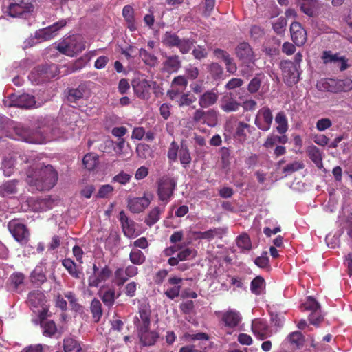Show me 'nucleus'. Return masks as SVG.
<instances>
[{
	"label": "nucleus",
	"mask_w": 352,
	"mask_h": 352,
	"mask_svg": "<svg viewBox=\"0 0 352 352\" xmlns=\"http://www.w3.org/2000/svg\"><path fill=\"white\" fill-rule=\"evenodd\" d=\"M19 160L27 164L26 182L32 190L48 191L56 185L58 175L52 165L41 162L34 155H21Z\"/></svg>",
	"instance_id": "1"
},
{
	"label": "nucleus",
	"mask_w": 352,
	"mask_h": 352,
	"mask_svg": "<svg viewBox=\"0 0 352 352\" xmlns=\"http://www.w3.org/2000/svg\"><path fill=\"white\" fill-rule=\"evenodd\" d=\"M85 41L80 36H73L60 43L56 49L63 54L74 56L85 50Z\"/></svg>",
	"instance_id": "2"
},
{
	"label": "nucleus",
	"mask_w": 352,
	"mask_h": 352,
	"mask_svg": "<svg viewBox=\"0 0 352 352\" xmlns=\"http://www.w3.org/2000/svg\"><path fill=\"white\" fill-rule=\"evenodd\" d=\"M176 181L170 177L164 176L157 181V195L160 200L167 203L173 195Z\"/></svg>",
	"instance_id": "3"
},
{
	"label": "nucleus",
	"mask_w": 352,
	"mask_h": 352,
	"mask_svg": "<svg viewBox=\"0 0 352 352\" xmlns=\"http://www.w3.org/2000/svg\"><path fill=\"white\" fill-rule=\"evenodd\" d=\"M58 74L59 69L56 64L38 65L32 72V74L38 82L48 81Z\"/></svg>",
	"instance_id": "4"
},
{
	"label": "nucleus",
	"mask_w": 352,
	"mask_h": 352,
	"mask_svg": "<svg viewBox=\"0 0 352 352\" xmlns=\"http://www.w3.org/2000/svg\"><path fill=\"white\" fill-rule=\"evenodd\" d=\"M8 228L16 241L22 245H25L28 242L30 233L24 224L13 220L8 223Z\"/></svg>",
	"instance_id": "5"
},
{
	"label": "nucleus",
	"mask_w": 352,
	"mask_h": 352,
	"mask_svg": "<svg viewBox=\"0 0 352 352\" xmlns=\"http://www.w3.org/2000/svg\"><path fill=\"white\" fill-rule=\"evenodd\" d=\"M34 0H10L8 6L9 14L12 17L22 15L25 12L33 10L32 2Z\"/></svg>",
	"instance_id": "6"
},
{
	"label": "nucleus",
	"mask_w": 352,
	"mask_h": 352,
	"mask_svg": "<svg viewBox=\"0 0 352 352\" xmlns=\"http://www.w3.org/2000/svg\"><path fill=\"white\" fill-rule=\"evenodd\" d=\"M273 121L272 111L268 107H263L258 110L255 118L254 124L258 129L267 131L270 129Z\"/></svg>",
	"instance_id": "7"
},
{
	"label": "nucleus",
	"mask_w": 352,
	"mask_h": 352,
	"mask_svg": "<svg viewBox=\"0 0 352 352\" xmlns=\"http://www.w3.org/2000/svg\"><path fill=\"white\" fill-rule=\"evenodd\" d=\"M280 67L283 72L286 84L291 85L298 83L300 74L296 65H294L290 60H283L280 63Z\"/></svg>",
	"instance_id": "8"
},
{
	"label": "nucleus",
	"mask_w": 352,
	"mask_h": 352,
	"mask_svg": "<svg viewBox=\"0 0 352 352\" xmlns=\"http://www.w3.org/2000/svg\"><path fill=\"white\" fill-rule=\"evenodd\" d=\"M16 138L30 143H38V133L30 129L28 127L18 124L14 128Z\"/></svg>",
	"instance_id": "9"
},
{
	"label": "nucleus",
	"mask_w": 352,
	"mask_h": 352,
	"mask_svg": "<svg viewBox=\"0 0 352 352\" xmlns=\"http://www.w3.org/2000/svg\"><path fill=\"white\" fill-rule=\"evenodd\" d=\"M87 94V87L82 84L76 88H67L65 91L67 101L71 104H78Z\"/></svg>",
	"instance_id": "10"
},
{
	"label": "nucleus",
	"mask_w": 352,
	"mask_h": 352,
	"mask_svg": "<svg viewBox=\"0 0 352 352\" xmlns=\"http://www.w3.org/2000/svg\"><path fill=\"white\" fill-rule=\"evenodd\" d=\"M290 32L292 41L296 45L301 46L306 42V31L299 22L294 21L291 24Z\"/></svg>",
	"instance_id": "11"
},
{
	"label": "nucleus",
	"mask_w": 352,
	"mask_h": 352,
	"mask_svg": "<svg viewBox=\"0 0 352 352\" xmlns=\"http://www.w3.org/2000/svg\"><path fill=\"white\" fill-rule=\"evenodd\" d=\"M241 104L234 98L232 93L224 95L221 100V109L226 113L237 111Z\"/></svg>",
	"instance_id": "12"
},
{
	"label": "nucleus",
	"mask_w": 352,
	"mask_h": 352,
	"mask_svg": "<svg viewBox=\"0 0 352 352\" xmlns=\"http://www.w3.org/2000/svg\"><path fill=\"white\" fill-rule=\"evenodd\" d=\"M236 56L245 63L253 62L254 53L249 43L243 42L235 48Z\"/></svg>",
	"instance_id": "13"
},
{
	"label": "nucleus",
	"mask_w": 352,
	"mask_h": 352,
	"mask_svg": "<svg viewBox=\"0 0 352 352\" xmlns=\"http://www.w3.org/2000/svg\"><path fill=\"white\" fill-rule=\"evenodd\" d=\"M140 318L135 317L134 319V324H135L138 334L140 333L145 332L149 330L151 324L150 320V311L145 309H141L139 311Z\"/></svg>",
	"instance_id": "14"
},
{
	"label": "nucleus",
	"mask_w": 352,
	"mask_h": 352,
	"mask_svg": "<svg viewBox=\"0 0 352 352\" xmlns=\"http://www.w3.org/2000/svg\"><path fill=\"white\" fill-rule=\"evenodd\" d=\"M150 204V200L146 197L128 199V208L133 213L142 212Z\"/></svg>",
	"instance_id": "15"
},
{
	"label": "nucleus",
	"mask_w": 352,
	"mask_h": 352,
	"mask_svg": "<svg viewBox=\"0 0 352 352\" xmlns=\"http://www.w3.org/2000/svg\"><path fill=\"white\" fill-rule=\"evenodd\" d=\"M322 58L324 63H340V71L346 69L349 67L347 65V59L344 56H340L339 54H332L331 51H324L322 53Z\"/></svg>",
	"instance_id": "16"
},
{
	"label": "nucleus",
	"mask_w": 352,
	"mask_h": 352,
	"mask_svg": "<svg viewBox=\"0 0 352 352\" xmlns=\"http://www.w3.org/2000/svg\"><path fill=\"white\" fill-rule=\"evenodd\" d=\"M252 329L260 340H265L272 335L267 322L263 320H256L252 322Z\"/></svg>",
	"instance_id": "17"
},
{
	"label": "nucleus",
	"mask_w": 352,
	"mask_h": 352,
	"mask_svg": "<svg viewBox=\"0 0 352 352\" xmlns=\"http://www.w3.org/2000/svg\"><path fill=\"white\" fill-rule=\"evenodd\" d=\"M297 5L301 11L308 16L314 17L317 15L318 0H298Z\"/></svg>",
	"instance_id": "18"
},
{
	"label": "nucleus",
	"mask_w": 352,
	"mask_h": 352,
	"mask_svg": "<svg viewBox=\"0 0 352 352\" xmlns=\"http://www.w3.org/2000/svg\"><path fill=\"white\" fill-rule=\"evenodd\" d=\"M221 320L226 327L234 328L239 325L241 317L239 312L230 309L222 314Z\"/></svg>",
	"instance_id": "19"
},
{
	"label": "nucleus",
	"mask_w": 352,
	"mask_h": 352,
	"mask_svg": "<svg viewBox=\"0 0 352 352\" xmlns=\"http://www.w3.org/2000/svg\"><path fill=\"white\" fill-rule=\"evenodd\" d=\"M219 96L214 90H208L201 94L199 98V105L201 108H208L214 105L218 100Z\"/></svg>",
	"instance_id": "20"
},
{
	"label": "nucleus",
	"mask_w": 352,
	"mask_h": 352,
	"mask_svg": "<svg viewBox=\"0 0 352 352\" xmlns=\"http://www.w3.org/2000/svg\"><path fill=\"white\" fill-rule=\"evenodd\" d=\"M132 86L135 94L138 98L142 99L148 98L149 89V84L148 83V80L142 79L133 80L132 82Z\"/></svg>",
	"instance_id": "21"
},
{
	"label": "nucleus",
	"mask_w": 352,
	"mask_h": 352,
	"mask_svg": "<svg viewBox=\"0 0 352 352\" xmlns=\"http://www.w3.org/2000/svg\"><path fill=\"white\" fill-rule=\"evenodd\" d=\"M14 102L15 106L24 109L38 107L36 105L34 96L28 94H23L19 96Z\"/></svg>",
	"instance_id": "22"
},
{
	"label": "nucleus",
	"mask_w": 352,
	"mask_h": 352,
	"mask_svg": "<svg viewBox=\"0 0 352 352\" xmlns=\"http://www.w3.org/2000/svg\"><path fill=\"white\" fill-rule=\"evenodd\" d=\"M45 301V295L39 290L32 291L28 294V302L31 307H43Z\"/></svg>",
	"instance_id": "23"
},
{
	"label": "nucleus",
	"mask_w": 352,
	"mask_h": 352,
	"mask_svg": "<svg viewBox=\"0 0 352 352\" xmlns=\"http://www.w3.org/2000/svg\"><path fill=\"white\" fill-rule=\"evenodd\" d=\"M224 233V230L220 228L210 229L205 232H192V234L195 237V239L207 240H212L216 236L221 237V235H223Z\"/></svg>",
	"instance_id": "24"
},
{
	"label": "nucleus",
	"mask_w": 352,
	"mask_h": 352,
	"mask_svg": "<svg viewBox=\"0 0 352 352\" xmlns=\"http://www.w3.org/2000/svg\"><path fill=\"white\" fill-rule=\"evenodd\" d=\"M111 274L112 272L109 267L105 266L98 272L95 277L89 278V286L98 287L100 282L107 280L111 276Z\"/></svg>",
	"instance_id": "25"
},
{
	"label": "nucleus",
	"mask_w": 352,
	"mask_h": 352,
	"mask_svg": "<svg viewBox=\"0 0 352 352\" xmlns=\"http://www.w3.org/2000/svg\"><path fill=\"white\" fill-rule=\"evenodd\" d=\"M307 153L309 157L318 168L323 167L322 154L318 147L314 145L309 146L307 147Z\"/></svg>",
	"instance_id": "26"
},
{
	"label": "nucleus",
	"mask_w": 352,
	"mask_h": 352,
	"mask_svg": "<svg viewBox=\"0 0 352 352\" xmlns=\"http://www.w3.org/2000/svg\"><path fill=\"white\" fill-rule=\"evenodd\" d=\"M316 87L320 91L337 93V80L333 78L322 79L318 82Z\"/></svg>",
	"instance_id": "27"
},
{
	"label": "nucleus",
	"mask_w": 352,
	"mask_h": 352,
	"mask_svg": "<svg viewBox=\"0 0 352 352\" xmlns=\"http://www.w3.org/2000/svg\"><path fill=\"white\" fill-rule=\"evenodd\" d=\"M67 24L66 20L62 19L55 23H54L52 25H50L47 28H44L42 30L43 37L45 40H49L52 38L54 36V34L56 33L58 30H59L60 28L65 26Z\"/></svg>",
	"instance_id": "28"
},
{
	"label": "nucleus",
	"mask_w": 352,
	"mask_h": 352,
	"mask_svg": "<svg viewBox=\"0 0 352 352\" xmlns=\"http://www.w3.org/2000/svg\"><path fill=\"white\" fill-rule=\"evenodd\" d=\"M138 336L141 342L145 346L153 345L159 338V333L157 332L149 330L140 333Z\"/></svg>",
	"instance_id": "29"
},
{
	"label": "nucleus",
	"mask_w": 352,
	"mask_h": 352,
	"mask_svg": "<svg viewBox=\"0 0 352 352\" xmlns=\"http://www.w3.org/2000/svg\"><path fill=\"white\" fill-rule=\"evenodd\" d=\"M164 66L168 72H177L181 67V60L179 56L172 55L167 56L164 62Z\"/></svg>",
	"instance_id": "30"
},
{
	"label": "nucleus",
	"mask_w": 352,
	"mask_h": 352,
	"mask_svg": "<svg viewBox=\"0 0 352 352\" xmlns=\"http://www.w3.org/2000/svg\"><path fill=\"white\" fill-rule=\"evenodd\" d=\"M19 183L17 179L8 181L0 186V195L5 197L15 194L17 192L16 186Z\"/></svg>",
	"instance_id": "31"
},
{
	"label": "nucleus",
	"mask_w": 352,
	"mask_h": 352,
	"mask_svg": "<svg viewBox=\"0 0 352 352\" xmlns=\"http://www.w3.org/2000/svg\"><path fill=\"white\" fill-rule=\"evenodd\" d=\"M275 122L278 124L276 131L280 134H284L288 129L287 117L283 111L278 112L275 117Z\"/></svg>",
	"instance_id": "32"
},
{
	"label": "nucleus",
	"mask_w": 352,
	"mask_h": 352,
	"mask_svg": "<svg viewBox=\"0 0 352 352\" xmlns=\"http://www.w3.org/2000/svg\"><path fill=\"white\" fill-rule=\"evenodd\" d=\"M90 311L92 314L94 322H99L102 316L103 311L102 309V304L98 299L94 298L91 301Z\"/></svg>",
	"instance_id": "33"
},
{
	"label": "nucleus",
	"mask_w": 352,
	"mask_h": 352,
	"mask_svg": "<svg viewBox=\"0 0 352 352\" xmlns=\"http://www.w3.org/2000/svg\"><path fill=\"white\" fill-rule=\"evenodd\" d=\"M179 155L181 164L186 168L190 164L192 158L188 146L183 142L181 144Z\"/></svg>",
	"instance_id": "34"
},
{
	"label": "nucleus",
	"mask_w": 352,
	"mask_h": 352,
	"mask_svg": "<svg viewBox=\"0 0 352 352\" xmlns=\"http://www.w3.org/2000/svg\"><path fill=\"white\" fill-rule=\"evenodd\" d=\"M85 167L89 170H94L98 164V155L92 153L86 154L82 160Z\"/></svg>",
	"instance_id": "35"
},
{
	"label": "nucleus",
	"mask_w": 352,
	"mask_h": 352,
	"mask_svg": "<svg viewBox=\"0 0 352 352\" xmlns=\"http://www.w3.org/2000/svg\"><path fill=\"white\" fill-rule=\"evenodd\" d=\"M68 272L76 278H80L82 273L77 269L76 263L70 258H65L62 262Z\"/></svg>",
	"instance_id": "36"
},
{
	"label": "nucleus",
	"mask_w": 352,
	"mask_h": 352,
	"mask_svg": "<svg viewBox=\"0 0 352 352\" xmlns=\"http://www.w3.org/2000/svg\"><path fill=\"white\" fill-rule=\"evenodd\" d=\"M265 286V282L263 277L258 276L254 278L250 284L251 292L256 294L260 295Z\"/></svg>",
	"instance_id": "37"
},
{
	"label": "nucleus",
	"mask_w": 352,
	"mask_h": 352,
	"mask_svg": "<svg viewBox=\"0 0 352 352\" xmlns=\"http://www.w3.org/2000/svg\"><path fill=\"white\" fill-rule=\"evenodd\" d=\"M40 325L43 328V333L45 336L52 337L57 331L56 325L53 320L42 321Z\"/></svg>",
	"instance_id": "38"
},
{
	"label": "nucleus",
	"mask_w": 352,
	"mask_h": 352,
	"mask_svg": "<svg viewBox=\"0 0 352 352\" xmlns=\"http://www.w3.org/2000/svg\"><path fill=\"white\" fill-rule=\"evenodd\" d=\"M180 38L175 34L171 32H166L164 34L162 42L164 44L169 47H177Z\"/></svg>",
	"instance_id": "39"
},
{
	"label": "nucleus",
	"mask_w": 352,
	"mask_h": 352,
	"mask_svg": "<svg viewBox=\"0 0 352 352\" xmlns=\"http://www.w3.org/2000/svg\"><path fill=\"white\" fill-rule=\"evenodd\" d=\"M218 113L214 109H210L205 111L204 122L210 127H214L218 122Z\"/></svg>",
	"instance_id": "40"
},
{
	"label": "nucleus",
	"mask_w": 352,
	"mask_h": 352,
	"mask_svg": "<svg viewBox=\"0 0 352 352\" xmlns=\"http://www.w3.org/2000/svg\"><path fill=\"white\" fill-rule=\"evenodd\" d=\"M63 348L65 352H78L81 349L79 343L72 338L64 340Z\"/></svg>",
	"instance_id": "41"
},
{
	"label": "nucleus",
	"mask_w": 352,
	"mask_h": 352,
	"mask_svg": "<svg viewBox=\"0 0 352 352\" xmlns=\"http://www.w3.org/2000/svg\"><path fill=\"white\" fill-rule=\"evenodd\" d=\"M129 258L132 263L139 265L144 263L146 256L141 250L133 249L130 252Z\"/></svg>",
	"instance_id": "42"
},
{
	"label": "nucleus",
	"mask_w": 352,
	"mask_h": 352,
	"mask_svg": "<svg viewBox=\"0 0 352 352\" xmlns=\"http://www.w3.org/2000/svg\"><path fill=\"white\" fill-rule=\"evenodd\" d=\"M236 245L243 250H250L252 248L251 240L248 234L244 233L236 238Z\"/></svg>",
	"instance_id": "43"
},
{
	"label": "nucleus",
	"mask_w": 352,
	"mask_h": 352,
	"mask_svg": "<svg viewBox=\"0 0 352 352\" xmlns=\"http://www.w3.org/2000/svg\"><path fill=\"white\" fill-rule=\"evenodd\" d=\"M195 43V41L192 38H181L177 47L182 54H186L190 52Z\"/></svg>",
	"instance_id": "44"
},
{
	"label": "nucleus",
	"mask_w": 352,
	"mask_h": 352,
	"mask_svg": "<svg viewBox=\"0 0 352 352\" xmlns=\"http://www.w3.org/2000/svg\"><path fill=\"white\" fill-rule=\"evenodd\" d=\"M250 128V124L243 122H239L237 124L235 135L241 142H244L247 139V135L245 133L246 129Z\"/></svg>",
	"instance_id": "45"
},
{
	"label": "nucleus",
	"mask_w": 352,
	"mask_h": 352,
	"mask_svg": "<svg viewBox=\"0 0 352 352\" xmlns=\"http://www.w3.org/2000/svg\"><path fill=\"white\" fill-rule=\"evenodd\" d=\"M196 100V98L190 93H183L180 94L177 103L179 107L190 106Z\"/></svg>",
	"instance_id": "46"
},
{
	"label": "nucleus",
	"mask_w": 352,
	"mask_h": 352,
	"mask_svg": "<svg viewBox=\"0 0 352 352\" xmlns=\"http://www.w3.org/2000/svg\"><path fill=\"white\" fill-rule=\"evenodd\" d=\"M161 210L158 207L153 208L148 214L147 218L145 219V223L151 226L156 223L160 219Z\"/></svg>",
	"instance_id": "47"
},
{
	"label": "nucleus",
	"mask_w": 352,
	"mask_h": 352,
	"mask_svg": "<svg viewBox=\"0 0 352 352\" xmlns=\"http://www.w3.org/2000/svg\"><path fill=\"white\" fill-rule=\"evenodd\" d=\"M139 55L146 65H153L157 62V57L148 53L145 49L141 48Z\"/></svg>",
	"instance_id": "48"
},
{
	"label": "nucleus",
	"mask_w": 352,
	"mask_h": 352,
	"mask_svg": "<svg viewBox=\"0 0 352 352\" xmlns=\"http://www.w3.org/2000/svg\"><path fill=\"white\" fill-rule=\"evenodd\" d=\"M14 160L12 157L6 158L2 163V169L6 177H10L14 172Z\"/></svg>",
	"instance_id": "49"
},
{
	"label": "nucleus",
	"mask_w": 352,
	"mask_h": 352,
	"mask_svg": "<svg viewBox=\"0 0 352 352\" xmlns=\"http://www.w3.org/2000/svg\"><path fill=\"white\" fill-rule=\"evenodd\" d=\"M288 338L290 342L295 344L298 348L302 346L304 344V337L300 331H294L290 333Z\"/></svg>",
	"instance_id": "50"
},
{
	"label": "nucleus",
	"mask_w": 352,
	"mask_h": 352,
	"mask_svg": "<svg viewBox=\"0 0 352 352\" xmlns=\"http://www.w3.org/2000/svg\"><path fill=\"white\" fill-rule=\"evenodd\" d=\"M352 89V80H337V93L346 92Z\"/></svg>",
	"instance_id": "51"
},
{
	"label": "nucleus",
	"mask_w": 352,
	"mask_h": 352,
	"mask_svg": "<svg viewBox=\"0 0 352 352\" xmlns=\"http://www.w3.org/2000/svg\"><path fill=\"white\" fill-rule=\"evenodd\" d=\"M304 165L302 163L299 162H294L292 163L287 164L283 169V173L286 175H290L298 170L303 168Z\"/></svg>",
	"instance_id": "52"
},
{
	"label": "nucleus",
	"mask_w": 352,
	"mask_h": 352,
	"mask_svg": "<svg viewBox=\"0 0 352 352\" xmlns=\"http://www.w3.org/2000/svg\"><path fill=\"white\" fill-rule=\"evenodd\" d=\"M102 302L108 307H111L115 302V291L108 289L102 296Z\"/></svg>",
	"instance_id": "53"
},
{
	"label": "nucleus",
	"mask_w": 352,
	"mask_h": 352,
	"mask_svg": "<svg viewBox=\"0 0 352 352\" xmlns=\"http://www.w3.org/2000/svg\"><path fill=\"white\" fill-rule=\"evenodd\" d=\"M196 255V251L193 249L186 248L177 253V258L179 261H186L190 258H194Z\"/></svg>",
	"instance_id": "54"
},
{
	"label": "nucleus",
	"mask_w": 352,
	"mask_h": 352,
	"mask_svg": "<svg viewBox=\"0 0 352 352\" xmlns=\"http://www.w3.org/2000/svg\"><path fill=\"white\" fill-rule=\"evenodd\" d=\"M305 310L317 311L320 310V304L312 297L309 296L307 301L303 304Z\"/></svg>",
	"instance_id": "55"
},
{
	"label": "nucleus",
	"mask_w": 352,
	"mask_h": 352,
	"mask_svg": "<svg viewBox=\"0 0 352 352\" xmlns=\"http://www.w3.org/2000/svg\"><path fill=\"white\" fill-rule=\"evenodd\" d=\"M209 72L214 79L219 78L223 74L222 67L217 63H212L208 66Z\"/></svg>",
	"instance_id": "56"
},
{
	"label": "nucleus",
	"mask_w": 352,
	"mask_h": 352,
	"mask_svg": "<svg viewBox=\"0 0 352 352\" xmlns=\"http://www.w3.org/2000/svg\"><path fill=\"white\" fill-rule=\"evenodd\" d=\"M31 280L34 284L40 285L46 280V277L41 271L36 269L31 274Z\"/></svg>",
	"instance_id": "57"
},
{
	"label": "nucleus",
	"mask_w": 352,
	"mask_h": 352,
	"mask_svg": "<svg viewBox=\"0 0 352 352\" xmlns=\"http://www.w3.org/2000/svg\"><path fill=\"white\" fill-rule=\"evenodd\" d=\"M286 25V19L284 17H280L277 21L273 24V29L276 33L281 34L284 32Z\"/></svg>",
	"instance_id": "58"
},
{
	"label": "nucleus",
	"mask_w": 352,
	"mask_h": 352,
	"mask_svg": "<svg viewBox=\"0 0 352 352\" xmlns=\"http://www.w3.org/2000/svg\"><path fill=\"white\" fill-rule=\"evenodd\" d=\"M261 85V78L256 76L254 77L250 82L248 87L249 92L254 94L258 91Z\"/></svg>",
	"instance_id": "59"
},
{
	"label": "nucleus",
	"mask_w": 352,
	"mask_h": 352,
	"mask_svg": "<svg viewBox=\"0 0 352 352\" xmlns=\"http://www.w3.org/2000/svg\"><path fill=\"white\" fill-rule=\"evenodd\" d=\"M323 316L320 314V310L312 311L309 316V320L311 324L318 326L323 321Z\"/></svg>",
	"instance_id": "60"
},
{
	"label": "nucleus",
	"mask_w": 352,
	"mask_h": 352,
	"mask_svg": "<svg viewBox=\"0 0 352 352\" xmlns=\"http://www.w3.org/2000/svg\"><path fill=\"white\" fill-rule=\"evenodd\" d=\"M332 122L329 118H321L316 122V129L319 131H324L331 127Z\"/></svg>",
	"instance_id": "61"
},
{
	"label": "nucleus",
	"mask_w": 352,
	"mask_h": 352,
	"mask_svg": "<svg viewBox=\"0 0 352 352\" xmlns=\"http://www.w3.org/2000/svg\"><path fill=\"white\" fill-rule=\"evenodd\" d=\"M122 227L123 229V232L126 236L131 237V236H133L135 231V228L134 222L132 220H129L127 223H123L122 224Z\"/></svg>",
	"instance_id": "62"
},
{
	"label": "nucleus",
	"mask_w": 352,
	"mask_h": 352,
	"mask_svg": "<svg viewBox=\"0 0 352 352\" xmlns=\"http://www.w3.org/2000/svg\"><path fill=\"white\" fill-rule=\"evenodd\" d=\"M65 296L68 299L70 305L72 306L73 309H74L76 311L80 310L82 307L77 302V300L75 297L74 294H73L72 292H68L65 294Z\"/></svg>",
	"instance_id": "63"
},
{
	"label": "nucleus",
	"mask_w": 352,
	"mask_h": 352,
	"mask_svg": "<svg viewBox=\"0 0 352 352\" xmlns=\"http://www.w3.org/2000/svg\"><path fill=\"white\" fill-rule=\"evenodd\" d=\"M131 176L124 173V171L120 172L117 175L114 176L113 178V181L120 183L121 184H126L131 179Z\"/></svg>",
	"instance_id": "64"
}]
</instances>
